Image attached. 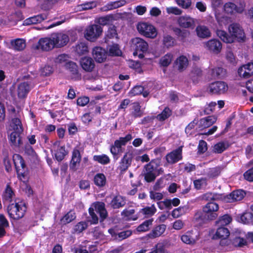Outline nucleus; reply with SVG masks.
I'll list each match as a JSON object with an SVG mask.
<instances>
[{"instance_id": "obj_1", "label": "nucleus", "mask_w": 253, "mask_h": 253, "mask_svg": "<svg viewBox=\"0 0 253 253\" xmlns=\"http://www.w3.org/2000/svg\"><path fill=\"white\" fill-rule=\"evenodd\" d=\"M229 35L224 31L217 30V36L224 42L233 43L235 41L244 42L245 41L246 36L244 30L240 25L236 23L230 24L228 27Z\"/></svg>"}, {"instance_id": "obj_2", "label": "nucleus", "mask_w": 253, "mask_h": 253, "mask_svg": "<svg viewBox=\"0 0 253 253\" xmlns=\"http://www.w3.org/2000/svg\"><path fill=\"white\" fill-rule=\"evenodd\" d=\"M163 172L162 168H160L159 163L152 160L146 165L142 171L145 180L148 182L154 181L156 177Z\"/></svg>"}, {"instance_id": "obj_3", "label": "nucleus", "mask_w": 253, "mask_h": 253, "mask_svg": "<svg viewBox=\"0 0 253 253\" xmlns=\"http://www.w3.org/2000/svg\"><path fill=\"white\" fill-rule=\"evenodd\" d=\"M26 210L25 204L22 202L9 204L7 208L9 217L15 220H19L23 217Z\"/></svg>"}, {"instance_id": "obj_4", "label": "nucleus", "mask_w": 253, "mask_h": 253, "mask_svg": "<svg viewBox=\"0 0 253 253\" xmlns=\"http://www.w3.org/2000/svg\"><path fill=\"white\" fill-rule=\"evenodd\" d=\"M13 160L18 177L21 180H25L27 171L24 160L19 154H15L13 155Z\"/></svg>"}, {"instance_id": "obj_5", "label": "nucleus", "mask_w": 253, "mask_h": 253, "mask_svg": "<svg viewBox=\"0 0 253 253\" xmlns=\"http://www.w3.org/2000/svg\"><path fill=\"white\" fill-rule=\"evenodd\" d=\"M137 29L142 35L153 39L157 35L156 28L151 24L146 22H140L137 24Z\"/></svg>"}, {"instance_id": "obj_6", "label": "nucleus", "mask_w": 253, "mask_h": 253, "mask_svg": "<svg viewBox=\"0 0 253 253\" xmlns=\"http://www.w3.org/2000/svg\"><path fill=\"white\" fill-rule=\"evenodd\" d=\"M131 138V135L128 134L125 137H120L119 139L115 141L114 145L111 146L110 149V151L115 159H118L117 155L123 151L122 146L126 145Z\"/></svg>"}, {"instance_id": "obj_7", "label": "nucleus", "mask_w": 253, "mask_h": 253, "mask_svg": "<svg viewBox=\"0 0 253 253\" xmlns=\"http://www.w3.org/2000/svg\"><path fill=\"white\" fill-rule=\"evenodd\" d=\"M217 217V213L207 214L203 211H197L193 217V221L197 225L201 226L208 220H214Z\"/></svg>"}, {"instance_id": "obj_8", "label": "nucleus", "mask_w": 253, "mask_h": 253, "mask_svg": "<svg viewBox=\"0 0 253 253\" xmlns=\"http://www.w3.org/2000/svg\"><path fill=\"white\" fill-rule=\"evenodd\" d=\"M51 36L54 46L56 48L65 46L69 41V36L63 32L53 33Z\"/></svg>"}, {"instance_id": "obj_9", "label": "nucleus", "mask_w": 253, "mask_h": 253, "mask_svg": "<svg viewBox=\"0 0 253 253\" xmlns=\"http://www.w3.org/2000/svg\"><path fill=\"white\" fill-rule=\"evenodd\" d=\"M197 20L189 15L180 16L177 19V23L181 28L193 29L196 25Z\"/></svg>"}, {"instance_id": "obj_10", "label": "nucleus", "mask_w": 253, "mask_h": 253, "mask_svg": "<svg viewBox=\"0 0 253 253\" xmlns=\"http://www.w3.org/2000/svg\"><path fill=\"white\" fill-rule=\"evenodd\" d=\"M33 47L35 49H41L42 51H48L53 49L55 46L50 36L49 38L40 39L37 43L33 45Z\"/></svg>"}, {"instance_id": "obj_11", "label": "nucleus", "mask_w": 253, "mask_h": 253, "mask_svg": "<svg viewBox=\"0 0 253 253\" xmlns=\"http://www.w3.org/2000/svg\"><path fill=\"white\" fill-rule=\"evenodd\" d=\"M207 89L210 93L220 94L225 93L227 90L228 86L223 82L217 81L210 84Z\"/></svg>"}, {"instance_id": "obj_12", "label": "nucleus", "mask_w": 253, "mask_h": 253, "mask_svg": "<svg viewBox=\"0 0 253 253\" xmlns=\"http://www.w3.org/2000/svg\"><path fill=\"white\" fill-rule=\"evenodd\" d=\"M102 32V29L99 25H92L85 30V37L87 40L93 41L98 38Z\"/></svg>"}, {"instance_id": "obj_13", "label": "nucleus", "mask_w": 253, "mask_h": 253, "mask_svg": "<svg viewBox=\"0 0 253 253\" xmlns=\"http://www.w3.org/2000/svg\"><path fill=\"white\" fill-rule=\"evenodd\" d=\"M182 148L183 146H180L175 150L167 154L165 157L167 164L172 165L181 160L182 158Z\"/></svg>"}, {"instance_id": "obj_14", "label": "nucleus", "mask_w": 253, "mask_h": 253, "mask_svg": "<svg viewBox=\"0 0 253 253\" xmlns=\"http://www.w3.org/2000/svg\"><path fill=\"white\" fill-rule=\"evenodd\" d=\"M205 47L211 52L214 54L219 53L222 49V43L218 40L211 39L205 43Z\"/></svg>"}, {"instance_id": "obj_15", "label": "nucleus", "mask_w": 253, "mask_h": 253, "mask_svg": "<svg viewBox=\"0 0 253 253\" xmlns=\"http://www.w3.org/2000/svg\"><path fill=\"white\" fill-rule=\"evenodd\" d=\"M92 54L97 62L102 63L106 61L107 52L102 47L96 46L93 48Z\"/></svg>"}, {"instance_id": "obj_16", "label": "nucleus", "mask_w": 253, "mask_h": 253, "mask_svg": "<svg viewBox=\"0 0 253 253\" xmlns=\"http://www.w3.org/2000/svg\"><path fill=\"white\" fill-rule=\"evenodd\" d=\"M132 42L134 46L135 52L134 54L137 53V51H142L144 52L147 51L148 48V44L146 42L140 38H135L132 39Z\"/></svg>"}, {"instance_id": "obj_17", "label": "nucleus", "mask_w": 253, "mask_h": 253, "mask_svg": "<svg viewBox=\"0 0 253 253\" xmlns=\"http://www.w3.org/2000/svg\"><path fill=\"white\" fill-rule=\"evenodd\" d=\"M171 30L173 32L178 40L182 42L186 41L190 35V32L185 29H180L177 27H172Z\"/></svg>"}, {"instance_id": "obj_18", "label": "nucleus", "mask_w": 253, "mask_h": 253, "mask_svg": "<svg viewBox=\"0 0 253 253\" xmlns=\"http://www.w3.org/2000/svg\"><path fill=\"white\" fill-rule=\"evenodd\" d=\"M80 65L82 68L86 72H91L95 67V62L90 57H84L80 60Z\"/></svg>"}, {"instance_id": "obj_19", "label": "nucleus", "mask_w": 253, "mask_h": 253, "mask_svg": "<svg viewBox=\"0 0 253 253\" xmlns=\"http://www.w3.org/2000/svg\"><path fill=\"white\" fill-rule=\"evenodd\" d=\"M66 68L68 70L72 75V78L78 80L81 78V75L78 71V66L76 63L73 61H68L65 64Z\"/></svg>"}, {"instance_id": "obj_20", "label": "nucleus", "mask_w": 253, "mask_h": 253, "mask_svg": "<svg viewBox=\"0 0 253 253\" xmlns=\"http://www.w3.org/2000/svg\"><path fill=\"white\" fill-rule=\"evenodd\" d=\"M238 74L240 77L249 78L253 75V63L244 65L238 69Z\"/></svg>"}, {"instance_id": "obj_21", "label": "nucleus", "mask_w": 253, "mask_h": 253, "mask_svg": "<svg viewBox=\"0 0 253 253\" xmlns=\"http://www.w3.org/2000/svg\"><path fill=\"white\" fill-rule=\"evenodd\" d=\"M188 65V60L184 55H181L178 57L174 62L175 67L177 70L181 72L185 70Z\"/></svg>"}, {"instance_id": "obj_22", "label": "nucleus", "mask_w": 253, "mask_h": 253, "mask_svg": "<svg viewBox=\"0 0 253 253\" xmlns=\"http://www.w3.org/2000/svg\"><path fill=\"white\" fill-rule=\"evenodd\" d=\"M96 211L99 214L100 217L102 221L106 218L108 213L105 209V205L103 202H97L94 203L93 205Z\"/></svg>"}, {"instance_id": "obj_23", "label": "nucleus", "mask_w": 253, "mask_h": 253, "mask_svg": "<svg viewBox=\"0 0 253 253\" xmlns=\"http://www.w3.org/2000/svg\"><path fill=\"white\" fill-rule=\"evenodd\" d=\"M47 18V16L45 14H41L28 18L23 22L24 25H30L32 24H36L41 23L43 20Z\"/></svg>"}, {"instance_id": "obj_24", "label": "nucleus", "mask_w": 253, "mask_h": 253, "mask_svg": "<svg viewBox=\"0 0 253 253\" xmlns=\"http://www.w3.org/2000/svg\"><path fill=\"white\" fill-rule=\"evenodd\" d=\"M30 84L28 82H23L18 85L17 94L19 98H25L30 90Z\"/></svg>"}, {"instance_id": "obj_25", "label": "nucleus", "mask_w": 253, "mask_h": 253, "mask_svg": "<svg viewBox=\"0 0 253 253\" xmlns=\"http://www.w3.org/2000/svg\"><path fill=\"white\" fill-rule=\"evenodd\" d=\"M246 193L243 190H237L233 191L228 196V198L230 202L242 200L245 196Z\"/></svg>"}, {"instance_id": "obj_26", "label": "nucleus", "mask_w": 253, "mask_h": 253, "mask_svg": "<svg viewBox=\"0 0 253 253\" xmlns=\"http://www.w3.org/2000/svg\"><path fill=\"white\" fill-rule=\"evenodd\" d=\"M81 160V155L79 150L74 149L72 152V159L70 162V169L74 171L76 170V166L79 164Z\"/></svg>"}, {"instance_id": "obj_27", "label": "nucleus", "mask_w": 253, "mask_h": 253, "mask_svg": "<svg viewBox=\"0 0 253 253\" xmlns=\"http://www.w3.org/2000/svg\"><path fill=\"white\" fill-rule=\"evenodd\" d=\"M126 204V200L121 195H117L112 200L110 205L112 208L115 209L124 207Z\"/></svg>"}, {"instance_id": "obj_28", "label": "nucleus", "mask_w": 253, "mask_h": 253, "mask_svg": "<svg viewBox=\"0 0 253 253\" xmlns=\"http://www.w3.org/2000/svg\"><path fill=\"white\" fill-rule=\"evenodd\" d=\"M203 76V71L201 69L198 67H194L192 69L190 74V78L194 83H197L201 79Z\"/></svg>"}, {"instance_id": "obj_29", "label": "nucleus", "mask_w": 253, "mask_h": 253, "mask_svg": "<svg viewBox=\"0 0 253 253\" xmlns=\"http://www.w3.org/2000/svg\"><path fill=\"white\" fill-rule=\"evenodd\" d=\"M216 121V118L214 116H210L201 119L199 121V127L207 128L212 125Z\"/></svg>"}, {"instance_id": "obj_30", "label": "nucleus", "mask_w": 253, "mask_h": 253, "mask_svg": "<svg viewBox=\"0 0 253 253\" xmlns=\"http://www.w3.org/2000/svg\"><path fill=\"white\" fill-rule=\"evenodd\" d=\"M126 3V2L125 0H119L115 1H111L103 6L102 8V9L105 11L113 10L125 5Z\"/></svg>"}, {"instance_id": "obj_31", "label": "nucleus", "mask_w": 253, "mask_h": 253, "mask_svg": "<svg viewBox=\"0 0 253 253\" xmlns=\"http://www.w3.org/2000/svg\"><path fill=\"white\" fill-rule=\"evenodd\" d=\"M53 146L54 147L57 146V149L55 154V156L56 159L58 161L60 162L64 158L65 156L67 154V152L66 151L64 146H59V141H56L54 143Z\"/></svg>"}, {"instance_id": "obj_32", "label": "nucleus", "mask_w": 253, "mask_h": 253, "mask_svg": "<svg viewBox=\"0 0 253 253\" xmlns=\"http://www.w3.org/2000/svg\"><path fill=\"white\" fill-rule=\"evenodd\" d=\"M131 163V159L129 155L126 153L121 160L118 169L121 170V172H124L126 171L130 166Z\"/></svg>"}, {"instance_id": "obj_33", "label": "nucleus", "mask_w": 253, "mask_h": 253, "mask_svg": "<svg viewBox=\"0 0 253 253\" xmlns=\"http://www.w3.org/2000/svg\"><path fill=\"white\" fill-rule=\"evenodd\" d=\"M219 207L217 204L213 202H209L203 208V212L207 214L216 213L215 212L218 211Z\"/></svg>"}, {"instance_id": "obj_34", "label": "nucleus", "mask_w": 253, "mask_h": 253, "mask_svg": "<svg viewBox=\"0 0 253 253\" xmlns=\"http://www.w3.org/2000/svg\"><path fill=\"white\" fill-rule=\"evenodd\" d=\"M196 31L197 36L201 38L205 39L211 37V32L209 28L205 26H198Z\"/></svg>"}, {"instance_id": "obj_35", "label": "nucleus", "mask_w": 253, "mask_h": 253, "mask_svg": "<svg viewBox=\"0 0 253 253\" xmlns=\"http://www.w3.org/2000/svg\"><path fill=\"white\" fill-rule=\"evenodd\" d=\"M230 235L229 230L225 227H219L217 228V231L214 235L215 239H225Z\"/></svg>"}, {"instance_id": "obj_36", "label": "nucleus", "mask_w": 253, "mask_h": 253, "mask_svg": "<svg viewBox=\"0 0 253 253\" xmlns=\"http://www.w3.org/2000/svg\"><path fill=\"white\" fill-rule=\"evenodd\" d=\"M21 132L14 131L11 132L10 135V140L11 143L15 146L19 147L22 143L20 136Z\"/></svg>"}, {"instance_id": "obj_37", "label": "nucleus", "mask_w": 253, "mask_h": 253, "mask_svg": "<svg viewBox=\"0 0 253 253\" xmlns=\"http://www.w3.org/2000/svg\"><path fill=\"white\" fill-rule=\"evenodd\" d=\"M166 226L164 224L159 225L155 227L149 234L150 238H156L162 235L166 230Z\"/></svg>"}, {"instance_id": "obj_38", "label": "nucleus", "mask_w": 253, "mask_h": 253, "mask_svg": "<svg viewBox=\"0 0 253 253\" xmlns=\"http://www.w3.org/2000/svg\"><path fill=\"white\" fill-rule=\"evenodd\" d=\"M229 146L228 142L221 141L214 145L212 151L215 153L220 154L227 149Z\"/></svg>"}, {"instance_id": "obj_39", "label": "nucleus", "mask_w": 253, "mask_h": 253, "mask_svg": "<svg viewBox=\"0 0 253 253\" xmlns=\"http://www.w3.org/2000/svg\"><path fill=\"white\" fill-rule=\"evenodd\" d=\"M251 209L252 212H245L240 217L241 221L244 224H253V205L251 206Z\"/></svg>"}, {"instance_id": "obj_40", "label": "nucleus", "mask_w": 253, "mask_h": 253, "mask_svg": "<svg viewBox=\"0 0 253 253\" xmlns=\"http://www.w3.org/2000/svg\"><path fill=\"white\" fill-rule=\"evenodd\" d=\"M107 50H108V55L110 56H119L122 54V51L118 44H113L112 45H108Z\"/></svg>"}, {"instance_id": "obj_41", "label": "nucleus", "mask_w": 253, "mask_h": 253, "mask_svg": "<svg viewBox=\"0 0 253 253\" xmlns=\"http://www.w3.org/2000/svg\"><path fill=\"white\" fill-rule=\"evenodd\" d=\"M130 94L132 96L142 94L144 97H147L149 94V92L144 90V87L141 85H136L134 86L130 91Z\"/></svg>"}, {"instance_id": "obj_42", "label": "nucleus", "mask_w": 253, "mask_h": 253, "mask_svg": "<svg viewBox=\"0 0 253 253\" xmlns=\"http://www.w3.org/2000/svg\"><path fill=\"white\" fill-rule=\"evenodd\" d=\"M11 44L13 48L17 50H22L26 47L25 42L22 39H16L11 42Z\"/></svg>"}, {"instance_id": "obj_43", "label": "nucleus", "mask_w": 253, "mask_h": 253, "mask_svg": "<svg viewBox=\"0 0 253 253\" xmlns=\"http://www.w3.org/2000/svg\"><path fill=\"white\" fill-rule=\"evenodd\" d=\"M153 221V219H150L148 220H146L144 221L142 224L139 225L136 228V230L138 232H146L149 230L150 228V227L152 225V222Z\"/></svg>"}, {"instance_id": "obj_44", "label": "nucleus", "mask_w": 253, "mask_h": 253, "mask_svg": "<svg viewBox=\"0 0 253 253\" xmlns=\"http://www.w3.org/2000/svg\"><path fill=\"white\" fill-rule=\"evenodd\" d=\"M106 177L103 173H97L94 177L95 184L99 187H103L106 184Z\"/></svg>"}, {"instance_id": "obj_45", "label": "nucleus", "mask_w": 253, "mask_h": 253, "mask_svg": "<svg viewBox=\"0 0 253 253\" xmlns=\"http://www.w3.org/2000/svg\"><path fill=\"white\" fill-rule=\"evenodd\" d=\"M232 221V218L228 214H225L221 216L219 219L216 221V224L219 226L224 227L229 224Z\"/></svg>"}, {"instance_id": "obj_46", "label": "nucleus", "mask_w": 253, "mask_h": 253, "mask_svg": "<svg viewBox=\"0 0 253 253\" xmlns=\"http://www.w3.org/2000/svg\"><path fill=\"white\" fill-rule=\"evenodd\" d=\"M132 110L131 115L134 118H140L143 115V111L141 110V106L139 103H133Z\"/></svg>"}, {"instance_id": "obj_47", "label": "nucleus", "mask_w": 253, "mask_h": 253, "mask_svg": "<svg viewBox=\"0 0 253 253\" xmlns=\"http://www.w3.org/2000/svg\"><path fill=\"white\" fill-rule=\"evenodd\" d=\"M113 38L118 39V34L116 27L113 26L109 28L105 38V42H109V40Z\"/></svg>"}, {"instance_id": "obj_48", "label": "nucleus", "mask_w": 253, "mask_h": 253, "mask_svg": "<svg viewBox=\"0 0 253 253\" xmlns=\"http://www.w3.org/2000/svg\"><path fill=\"white\" fill-rule=\"evenodd\" d=\"M140 212L143 214L145 215V217H148L154 214L156 212V208L154 205H152L150 207H146L143 209H142Z\"/></svg>"}, {"instance_id": "obj_49", "label": "nucleus", "mask_w": 253, "mask_h": 253, "mask_svg": "<svg viewBox=\"0 0 253 253\" xmlns=\"http://www.w3.org/2000/svg\"><path fill=\"white\" fill-rule=\"evenodd\" d=\"M173 56L171 53H167L160 59L159 63L163 67L168 66L171 63Z\"/></svg>"}, {"instance_id": "obj_50", "label": "nucleus", "mask_w": 253, "mask_h": 253, "mask_svg": "<svg viewBox=\"0 0 253 253\" xmlns=\"http://www.w3.org/2000/svg\"><path fill=\"white\" fill-rule=\"evenodd\" d=\"M211 74L214 78H221L225 76L226 71L222 67H215L212 69Z\"/></svg>"}, {"instance_id": "obj_51", "label": "nucleus", "mask_w": 253, "mask_h": 253, "mask_svg": "<svg viewBox=\"0 0 253 253\" xmlns=\"http://www.w3.org/2000/svg\"><path fill=\"white\" fill-rule=\"evenodd\" d=\"M10 126L13 128L14 131L18 132L23 131L21 122L17 118L12 119Z\"/></svg>"}, {"instance_id": "obj_52", "label": "nucleus", "mask_w": 253, "mask_h": 253, "mask_svg": "<svg viewBox=\"0 0 253 253\" xmlns=\"http://www.w3.org/2000/svg\"><path fill=\"white\" fill-rule=\"evenodd\" d=\"M171 115V111L168 107H166L162 113L158 115L156 118L160 121H163L168 119Z\"/></svg>"}, {"instance_id": "obj_53", "label": "nucleus", "mask_w": 253, "mask_h": 253, "mask_svg": "<svg viewBox=\"0 0 253 253\" xmlns=\"http://www.w3.org/2000/svg\"><path fill=\"white\" fill-rule=\"evenodd\" d=\"M233 245L235 247H243L247 245V241L243 238L236 237L232 240Z\"/></svg>"}, {"instance_id": "obj_54", "label": "nucleus", "mask_w": 253, "mask_h": 253, "mask_svg": "<svg viewBox=\"0 0 253 253\" xmlns=\"http://www.w3.org/2000/svg\"><path fill=\"white\" fill-rule=\"evenodd\" d=\"M224 9L227 13L233 14L236 13L235 3L232 2H228L225 3Z\"/></svg>"}, {"instance_id": "obj_55", "label": "nucleus", "mask_w": 253, "mask_h": 253, "mask_svg": "<svg viewBox=\"0 0 253 253\" xmlns=\"http://www.w3.org/2000/svg\"><path fill=\"white\" fill-rule=\"evenodd\" d=\"M76 51L80 55L85 54L88 52V47L85 43L81 42L76 46Z\"/></svg>"}, {"instance_id": "obj_56", "label": "nucleus", "mask_w": 253, "mask_h": 253, "mask_svg": "<svg viewBox=\"0 0 253 253\" xmlns=\"http://www.w3.org/2000/svg\"><path fill=\"white\" fill-rule=\"evenodd\" d=\"M235 3L236 13H242L245 10L246 2L244 0H238Z\"/></svg>"}, {"instance_id": "obj_57", "label": "nucleus", "mask_w": 253, "mask_h": 253, "mask_svg": "<svg viewBox=\"0 0 253 253\" xmlns=\"http://www.w3.org/2000/svg\"><path fill=\"white\" fill-rule=\"evenodd\" d=\"M93 160L103 165L108 164L110 162L109 157L106 155H95L93 157Z\"/></svg>"}, {"instance_id": "obj_58", "label": "nucleus", "mask_w": 253, "mask_h": 253, "mask_svg": "<svg viewBox=\"0 0 253 253\" xmlns=\"http://www.w3.org/2000/svg\"><path fill=\"white\" fill-rule=\"evenodd\" d=\"M75 218V213L72 211H69L61 219V221L63 224H66L71 222Z\"/></svg>"}, {"instance_id": "obj_59", "label": "nucleus", "mask_w": 253, "mask_h": 253, "mask_svg": "<svg viewBox=\"0 0 253 253\" xmlns=\"http://www.w3.org/2000/svg\"><path fill=\"white\" fill-rule=\"evenodd\" d=\"M13 195L14 192L11 188L9 185H7L3 195L4 199L8 202H10Z\"/></svg>"}, {"instance_id": "obj_60", "label": "nucleus", "mask_w": 253, "mask_h": 253, "mask_svg": "<svg viewBox=\"0 0 253 253\" xmlns=\"http://www.w3.org/2000/svg\"><path fill=\"white\" fill-rule=\"evenodd\" d=\"M87 224L85 222H80L75 226L74 228V233H80L85 230L87 228Z\"/></svg>"}, {"instance_id": "obj_61", "label": "nucleus", "mask_w": 253, "mask_h": 253, "mask_svg": "<svg viewBox=\"0 0 253 253\" xmlns=\"http://www.w3.org/2000/svg\"><path fill=\"white\" fill-rule=\"evenodd\" d=\"M221 169L220 167L212 168L209 169L207 175L210 178H213L219 175Z\"/></svg>"}, {"instance_id": "obj_62", "label": "nucleus", "mask_w": 253, "mask_h": 253, "mask_svg": "<svg viewBox=\"0 0 253 253\" xmlns=\"http://www.w3.org/2000/svg\"><path fill=\"white\" fill-rule=\"evenodd\" d=\"M53 72V68L49 65H45L40 70V74L42 76H48Z\"/></svg>"}, {"instance_id": "obj_63", "label": "nucleus", "mask_w": 253, "mask_h": 253, "mask_svg": "<svg viewBox=\"0 0 253 253\" xmlns=\"http://www.w3.org/2000/svg\"><path fill=\"white\" fill-rule=\"evenodd\" d=\"M181 239L183 242L187 244H192L195 243L194 239L191 236V233L189 232L183 235L181 237Z\"/></svg>"}, {"instance_id": "obj_64", "label": "nucleus", "mask_w": 253, "mask_h": 253, "mask_svg": "<svg viewBox=\"0 0 253 253\" xmlns=\"http://www.w3.org/2000/svg\"><path fill=\"white\" fill-rule=\"evenodd\" d=\"M132 234V231L129 230L123 231L119 232L117 234V237H116V239L122 240L125 239L129 237Z\"/></svg>"}]
</instances>
